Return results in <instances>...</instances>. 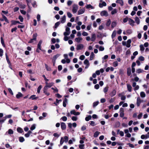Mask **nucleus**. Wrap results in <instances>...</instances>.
<instances>
[{
  "label": "nucleus",
  "instance_id": "f257e3e1",
  "mask_svg": "<svg viewBox=\"0 0 149 149\" xmlns=\"http://www.w3.org/2000/svg\"><path fill=\"white\" fill-rule=\"evenodd\" d=\"M78 6L76 4H74L73 6L72 12L73 13H76L78 9Z\"/></svg>",
  "mask_w": 149,
  "mask_h": 149
},
{
  "label": "nucleus",
  "instance_id": "f03ea898",
  "mask_svg": "<svg viewBox=\"0 0 149 149\" xmlns=\"http://www.w3.org/2000/svg\"><path fill=\"white\" fill-rule=\"evenodd\" d=\"M60 55L61 54H57L53 56L52 58V62L54 65L56 59L60 56Z\"/></svg>",
  "mask_w": 149,
  "mask_h": 149
},
{
  "label": "nucleus",
  "instance_id": "7ed1b4c3",
  "mask_svg": "<svg viewBox=\"0 0 149 149\" xmlns=\"http://www.w3.org/2000/svg\"><path fill=\"white\" fill-rule=\"evenodd\" d=\"M70 28L66 27L65 29V31L63 33L64 36H68L70 34Z\"/></svg>",
  "mask_w": 149,
  "mask_h": 149
},
{
  "label": "nucleus",
  "instance_id": "20e7f679",
  "mask_svg": "<svg viewBox=\"0 0 149 149\" xmlns=\"http://www.w3.org/2000/svg\"><path fill=\"white\" fill-rule=\"evenodd\" d=\"M84 64L86 65V66L85 67V69L88 68L90 65V63L88 61L87 59H85L84 62Z\"/></svg>",
  "mask_w": 149,
  "mask_h": 149
},
{
  "label": "nucleus",
  "instance_id": "39448f33",
  "mask_svg": "<svg viewBox=\"0 0 149 149\" xmlns=\"http://www.w3.org/2000/svg\"><path fill=\"white\" fill-rule=\"evenodd\" d=\"M142 101L143 100H141L140 97H137L136 100V105L138 107H139L140 104Z\"/></svg>",
  "mask_w": 149,
  "mask_h": 149
},
{
  "label": "nucleus",
  "instance_id": "423d86ee",
  "mask_svg": "<svg viewBox=\"0 0 149 149\" xmlns=\"http://www.w3.org/2000/svg\"><path fill=\"white\" fill-rule=\"evenodd\" d=\"M124 115V109L123 108H121L120 110V117H123Z\"/></svg>",
  "mask_w": 149,
  "mask_h": 149
},
{
  "label": "nucleus",
  "instance_id": "0eeeda50",
  "mask_svg": "<svg viewBox=\"0 0 149 149\" xmlns=\"http://www.w3.org/2000/svg\"><path fill=\"white\" fill-rule=\"evenodd\" d=\"M70 113L71 114H73L75 116L79 115L80 113L79 112H76L74 110H73L70 111Z\"/></svg>",
  "mask_w": 149,
  "mask_h": 149
},
{
  "label": "nucleus",
  "instance_id": "6e6552de",
  "mask_svg": "<svg viewBox=\"0 0 149 149\" xmlns=\"http://www.w3.org/2000/svg\"><path fill=\"white\" fill-rule=\"evenodd\" d=\"M100 15L101 16H105L107 17L108 15V13L106 10L102 11L100 13Z\"/></svg>",
  "mask_w": 149,
  "mask_h": 149
},
{
  "label": "nucleus",
  "instance_id": "1a4fd4ad",
  "mask_svg": "<svg viewBox=\"0 0 149 149\" xmlns=\"http://www.w3.org/2000/svg\"><path fill=\"white\" fill-rule=\"evenodd\" d=\"M84 47V46L83 44H79L77 45L76 49L77 50H81Z\"/></svg>",
  "mask_w": 149,
  "mask_h": 149
},
{
  "label": "nucleus",
  "instance_id": "9d476101",
  "mask_svg": "<svg viewBox=\"0 0 149 149\" xmlns=\"http://www.w3.org/2000/svg\"><path fill=\"white\" fill-rule=\"evenodd\" d=\"M75 41L77 43H79L82 41L83 38L81 37L76 38L75 39Z\"/></svg>",
  "mask_w": 149,
  "mask_h": 149
},
{
  "label": "nucleus",
  "instance_id": "9b49d317",
  "mask_svg": "<svg viewBox=\"0 0 149 149\" xmlns=\"http://www.w3.org/2000/svg\"><path fill=\"white\" fill-rule=\"evenodd\" d=\"M61 127L62 130H65L66 129V125L64 123L62 122L61 123Z\"/></svg>",
  "mask_w": 149,
  "mask_h": 149
},
{
  "label": "nucleus",
  "instance_id": "f8f14e48",
  "mask_svg": "<svg viewBox=\"0 0 149 149\" xmlns=\"http://www.w3.org/2000/svg\"><path fill=\"white\" fill-rule=\"evenodd\" d=\"M96 38V35L95 33L92 34L91 35V40L92 41H94Z\"/></svg>",
  "mask_w": 149,
  "mask_h": 149
},
{
  "label": "nucleus",
  "instance_id": "ddd939ff",
  "mask_svg": "<svg viewBox=\"0 0 149 149\" xmlns=\"http://www.w3.org/2000/svg\"><path fill=\"white\" fill-rule=\"evenodd\" d=\"M1 15L2 16V18L4 20V21H5L7 23H9V22L7 17L3 14H1Z\"/></svg>",
  "mask_w": 149,
  "mask_h": 149
},
{
  "label": "nucleus",
  "instance_id": "4468645a",
  "mask_svg": "<svg viewBox=\"0 0 149 149\" xmlns=\"http://www.w3.org/2000/svg\"><path fill=\"white\" fill-rule=\"evenodd\" d=\"M116 91L115 90H113L109 94L112 97L115 95L116 94Z\"/></svg>",
  "mask_w": 149,
  "mask_h": 149
},
{
  "label": "nucleus",
  "instance_id": "2eb2a0df",
  "mask_svg": "<svg viewBox=\"0 0 149 149\" xmlns=\"http://www.w3.org/2000/svg\"><path fill=\"white\" fill-rule=\"evenodd\" d=\"M85 11V9L84 8H82L79 10L78 11V14L79 15L83 14Z\"/></svg>",
  "mask_w": 149,
  "mask_h": 149
},
{
  "label": "nucleus",
  "instance_id": "dca6fc26",
  "mask_svg": "<svg viewBox=\"0 0 149 149\" xmlns=\"http://www.w3.org/2000/svg\"><path fill=\"white\" fill-rule=\"evenodd\" d=\"M141 138L142 139H147L149 138V135L143 134L141 135Z\"/></svg>",
  "mask_w": 149,
  "mask_h": 149
},
{
  "label": "nucleus",
  "instance_id": "f3484780",
  "mask_svg": "<svg viewBox=\"0 0 149 149\" xmlns=\"http://www.w3.org/2000/svg\"><path fill=\"white\" fill-rule=\"evenodd\" d=\"M129 24L131 26H133L134 25V21L131 19H129L128 20Z\"/></svg>",
  "mask_w": 149,
  "mask_h": 149
},
{
  "label": "nucleus",
  "instance_id": "a211bd4d",
  "mask_svg": "<svg viewBox=\"0 0 149 149\" xmlns=\"http://www.w3.org/2000/svg\"><path fill=\"white\" fill-rule=\"evenodd\" d=\"M131 42V40L130 39H129L127 40V42H126L127 43V47L129 48L130 46V44Z\"/></svg>",
  "mask_w": 149,
  "mask_h": 149
},
{
  "label": "nucleus",
  "instance_id": "6ab92c4d",
  "mask_svg": "<svg viewBox=\"0 0 149 149\" xmlns=\"http://www.w3.org/2000/svg\"><path fill=\"white\" fill-rule=\"evenodd\" d=\"M127 88L129 91L130 92L132 91V87L129 84H127Z\"/></svg>",
  "mask_w": 149,
  "mask_h": 149
},
{
  "label": "nucleus",
  "instance_id": "aec40b11",
  "mask_svg": "<svg viewBox=\"0 0 149 149\" xmlns=\"http://www.w3.org/2000/svg\"><path fill=\"white\" fill-rule=\"evenodd\" d=\"M12 23L11 25H16L17 24H22L18 21L12 20L11 21Z\"/></svg>",
  "mask_w": 149,
  "mask_h": 149
},
{
  "label": "nucleus",
  "instance_id": "412c9836",
  "mask_svg": "<svg viewBox=\"0 0 149 149\" xmlns=\"http://www.w3.org/2000/svg\"><path fill=\"white\" fill-rule=\"evenodd\" d=\"M107 4L104 1H103L102 3H100L99 4L100 7L101 8L103 7V6H106Z\"/></svg>",
  "mask_w": 149,
  "mask_h": 149
},
{
  "label": "nucleus",
  "instance_id": "4be33fe9",
  "mask_svg": "<svg viewBox=\"0 0 149 149\" xmlns=\"http://www.w3.org/2000/svg\"><path fill=\"white\" fill-rule=\"evenodd\" d=\"M116 2L120 4L121 6H123V2L122 0H117Z\"/></svg>",
  "mask_w": 149,
  "mask_h": 149
},
{
  "label": "nucleus",
  "instance_id": "5701e85b",
  "mask_svg": "<svg viewBox=\"0 0 149 149\" xmlns=\"http://www.w3.org/2000/svg\"><path fill=\"white\" fill-rule=\"evenodd\" d=\"M66 16L64 15L61 19V22L62 23H64L65 22Z\"/></svg>",
  "mask_w": 149,
  "mask_h": 149
},
{
  "label": "nucleus",
  "instance_id": "b1692460",
  "mask_svg": "<svg viewBox=\"0 0 149 149\" xmlns=\"http://www.w3.org/2000/svg\"><path fill=\"white\" fill-rule=\"evenodd\" d=\"M68 102V100L67 98H65L63 102V107H65L66 105V103Z\"/></svg>",
  "mask_w": 149,
  "mask_h": 149
},
{
  "label": "nucleus",
  "instance_id": "393cba45",
  "mask_svg": "<svg viewBox=\"0 0 149 149\" xmlns=\"http://www.w3.org/2000/svg\"><path fill=\"white\" fill-rule=\"evenodd\" d=\"M144 71L143 70L139 68L136 70V72L137 73L139 74L140 73L143 72Z\"/></svg>",
  "mask_w": 149,
  "mask_h": 149
},
{
  "label": "nucleus",
  "instance_id": "a878e982",
  "mask_svg": "<svg viewBox=\"0 0 149 149\" xmlns=\"http://www.w3.org/2000/svg\"><path fill=\"white\" fill-rule=\"evenodd\" d=\"M42 42V40H40L39 41L38 43V44L37 47L39 49L41 50V45Z\"/></svg>",
  "mask_w": 149,
  "mask_h": 149
},
{
  "label": "nucleus",
  "instance_id": "bb28decb",
  "mask_svg": "<svg viewBox=\"0 0 149 149\" xmlns=\"http://www.w3.org/2000/svg\"><path fill=\"white\" fill-rule=\"evenodd\" d=\"M13 131L11 129H9L8 131L6 132V134H7V133L10 134H13Z\"/></svg>",
  "mask_w": 149,
  "mask_h": 149
},
{
  "label": "nucleus",
  "instance_id": "cd10ccee",
  "mask_svg": "<svg viewBox=\"0 0 149 149\" xmlns=\"http://www.w3.org/2000/svg\"><path fill=\"white\" fill-rule=\"evenodd\" d=\"M127 74L128 76H130L131 74V69L130 68H127Z\"/></svg>",
  "mask_w": 149,
  "mask_h": 149
},
{
  "label": "nucleus",
  "instance_id": "c85d7f7f",
  "mask_svg": "<svg viewBox=\"0 0 149 149\" xmlns=\"http://www.w3.org/2000/svg\"><path fill=\"white\" fill-rule=\"evenodd\" d=\"M135 21L136 23L137 24H139L140 23V20L138 17H136L135 18Z\"/></svg>",
  "mask_w": 149,
  "mask_h": 149
},
{
  "label": "nucleus",
  "instance_id": "c756f323",
  "mask_svg": "<svg viewBox=\"0 0 149 149\" xmlns=\"http://www.w3.org/2000/svg\"><path fill=\"white\" fill-rule=\"evenodd\" d=\"M38 98V97H36L35 95H32L29 98V99H31L32 100H36Z\"/></svg>",
  "mask_w": 149,
  "mask_h": 149
},
{
  "label": "nucleus",
  "instance_id": "7c9ffc66",
  "mask_svg": "<svg viewBox=\"0 0 149 149\" xmlns=\"http://www.w3.org/2000/svg\"><path fill=\"white\" fill-rule=\"evenodd\" d=\"M19 6L20 8L22 9L25 8L26 6L25 5L22 3L19 4Z\"/></svg>",
  "mask_w": 149,
  "mask_h": 149
},
{
  "label": "nucleus",
  "instance_id": "2f4dec72",
  "mask_svg": "<svg viewBox=\"0 0 149 149\" xmlns=\"http://www.w3.org/2000/svg\"><path fill=\"white\" fill-rule=\"evenodd\" d=\"M17 130V132L19 133H22L23 132V129L20 127H18Z\"/></svg>",
  "mask_w": 149,
  "mask_h": 149
},
{
  "label": "nucleus",
  "instance_id": "473e14b6",
  "mask_svg": "<svg viewBox=\"0 0 149 149\" xmlns=\"http://www.w3.org/2000/svg\"><path fill=\"white\" fill-rule=\"evenodd\" d=\"M117 24V22L115 21L112 22L111 25V28H114L116 26Z\"/></svg>",
  "mask_w": 149,
  "mask_h": 149
},
{
  "label": "nucleus",
  "instance_id": "72a5a7b5",
  "mask_svg": "<svg viewBox=\"0 0 149 149\" xmlns=\"http://www.w3.org/2000/svg\"><path fill=\"white\" fill-rule=\"evenodd\" d=\"M86 7L87 9L91 8V9H93L94 8V7L91 4L87 5Z\"/></svg>",
  "mask_w": 149,
  "mask_h": 149
},
{
  "label": "nucleus",
  "instance_id": "f704fd0d",
  "mask_svg": "<svg viewBox=\"0 0 149 149\" xmlns=\"http://www.w3.org/2000/svg\"><path fill=\"white\" fill-rule=\"evenodd\" d=\"M100 132L98 131H96L93 134V136L95 138L97 137L99 134H100Z\"/></svg>",
  "mask_w": 149,
  "mask_h": 149
},
{
  "label": "nucleus",
  "instance_id": "c9c22d12",
  "mask_svg": "<svg viewBox=\"0 0 149 149\" xmlns=\"http://www.w3.org/2000/svg\"><path fill=\"white\" fill-rule=\"evenodd\" d=\"M19 141L20 142H22V143L25 140V139H24V138L22 136L19 137Z\"/></svg>",
  "mask_w": 149,
  "mask_h": 149
},
{
  "label": "nucleus",
  "instance_id": "e433bc0d",
  "mask_svg": "<svg viewBox=\"0 0 149 149\" xmlns=\"http://www.w3.org/2000/svg\"><path fill=\"white\" fill-rule=\"evenodd\" d=\"M45 68L47 71H50L51 70V68L47 64H45Z\"/></svg>",
  "mask_w": 149,
  "mask_h": 149
},
{
  "label": "nucleus",
  "instance_id": "4c0bfd02",
  "mask_svg": "<svg viewBox=\"0 0 149 149\" xmlns=\"http://www.w3.org/2000/svg\"><path fill=\"white\" fill-rule=\"evenodd\" d=\"M111 23V20L109 19L107 20V23H106V25L107 26H109L110 25Z\"/></svg>",
  "mask_w": 149,
  "mask_h": 149
},
{
  "label": "nucleus",
  "instance_id": "58836bf2",
  "mask_svg": "<svg viewBox=\"0 0 149 149\" xmlns=\"http://www.w3.org/2000/svg\"><path fill=\"white\" fill-rule=\"evenodd\" d=\"M6 60H7V61L8 62V64H9V65H10V62L9 61V58H8V56L7 55V53H6Z\"/></svg>",
  "mask_w": 149,
  "mask_h": 149
},
{
  "label": "nucleus",
  "instance_id": "ea45409f",
  "mask_svg": "<svg viewBox=\"0 0 149 149\" xmlns=\"http://www.w3.org/2000/svg\"><path fill=\"white\" fill-rule=\"evenodd\" d=\"M116 31L115 30L113 31L111 35V38L112 39H113L115 37L116 35Z\"/></svg>",
  "mask_w": 149,
  "mask_h": 149
},
{
  "label": "nucleus",
  "instance_id": "a19ab883",
  "mask_svg": "<svg viewBox=\"0 0 149 149\" xmlns=\"http://www.w3.org/2000/svg\"><path fill=\"white\" fill-rule=\"evenodd\" d=\"M22 94L21 93L19 92L18 94L16 95V97L17 98H19L20 97H22Z\"/></svg>",
  "mask_w": 149,
  "mask_h": 149
},
{
  "label": "nucleus",
  "instance_id": "79ce46f5",
  "mask_svg": "<svg viewBox=\"0 0 149 149\" xmlns=\"http://www.w3.org/2000/svg\"><path fill=\"white\" fill-rule=\"evenodd\" d=\"M140 96L141 97L143 98L145 97L146 94L143 92H141L140 93Z\"/></svg>",
  "mask_w": 149,
  "mask_h": 149
},
{
  "label": "nucleus",
  "instance_id": "37998d69",
  "mask_svg": "<svg viewBox=\"0 0 149 149\" xmlns=\"http://www.w3.org/2000/svg\"><path fill=\"white\" fill-rule=\"evenodd\" d=\"M51 89L53 90V92L54 93L58 92V89L56 87L55 88L52 87Z\"/></svg>",
  "mask_w": 149,
  "mask_h": 149
},
{
  "label": "nucleus",
  "instance_id": "c03bdc74",
  "mask_svg": "<svg viewBox=\"0 0 149 149\" xmlns=\"http://www.w3.org/2000/svg\"><path fill=\"white\" fill-rule=\"evenodd\" d=\"M94 57V54L93 52H92L90 56V60H92Z\"/></svg>",
  "mask_w": 149,
  "mask_h": 149
},
{
  "label": "nucleus",
  "instance_id": "a18cd8bd",
  "mask_svg": "<svg viewBox=\"0 0 149 149\" xmlns=\"http://www.w3.org/2000/svg\"><path fill=\"white\" fill-rule=\"evenodd\" d=\"M117 12V10L116 9H114L111 12V14L112 15L116 13Z\"/></svg>",
  "mask_w": 149,
  "mask_h": 149
},
{
  "label": "nucleus",
  "instance_id": "49530a36",
  "mask_svg": "<svg viewBox=\"0 0 149 149\" xmlns=\"http://www.w3.org/2000/svg\"><path fill=\"white\" fill-rule=\"evenodd\" d=\"M91 115H89L88 116L86 117L85 118V120L86 121H88L89 120H91Z\"/></svg>",
  "mask_w": 149,
  "mask_h": 149
},
{
  "label": "nucleus",
  "instance_id": "de8ad7c7",
  "mask_svg": "<svg viewBox=\"0 0 149 149\" xmlns=\"http://www.w3.org/2000/svg\"><path fill=\"white\" fill-rule=\"evenodd\" d=\"M140 50L141 51H143L145 49V48L144 46L142 45H140Z\"/></svg>",
  "mask_w": 149,
  "mask_h": 149
},
{
  "label": "nucleus",
  "instance_id": "09e8293b",
  "mask_svg": "<svg viewBox=\"0 0 149 149\" xmlns=\"http://www.w3.org/2000/svg\"><path fill=\"white\" fill-rule=\"evenodd\" d=\"M54 84V83L53 82H51L49 83L47 85H46L47 86L48 88H50Z\"/></svg>",
  "mask_w": 149,
  "mask_h": 149
},
{
  "label": "nucleus",
  "instance_id": "8fccbe9b",
  "mask_svg": "<svg viewBox=\"0 0 149 149\" xmlns=\"http://www.w3.org/2000/svg\"><path fill=\"white\" fill-rule=\"evenodd\" d=\"M42 86L41 85H40L38 88L37 89V93H39L40 92V91L42 88Z\"/></svg>",
  "mask_w": 149,
  "mask_h": 149
},
{
  "label": "nucleus",
  "instance_id": "3c124183",
  "mask_svg": "<svg viewBox=\"0 0 149 149\" xmlns=\"http://www.w3.org/2000/svg\"><path fill=\"white\" fill-rule=\"evenodd\" d=\"M36 125L35 124H33L32 125V126H31V128H30V130H31L32 131V130H34V129H35L36 128Z\"/></svg>",
  "mask_w": 149,
  "mask_h": 149
},
{
  "label": "nucleus",
  "instance_id": "603ef678",
  "mask_svg": "<svg viewBox=\"0 0 149 149\" xmlns=\"http://www.w3.org/2000/svg\"><path fill=\"white\" fill-rule=\"evenodd\" d=\"M99 103L98 101H96L93 102V107H95Z\"/></svg>",
  "mask_w": 149,
  "mask_h": 149
},
{
  "label": "nucleus",
  "instance_id": "864d4df0",
  "mask_svg": "<svg viewBox=\"0 0 149 149\" xmlns=\"http://www.w3.org/2000/svg\"><path fill=\"white\" fill-rule=\"evenodd\" d=\"M113 66L116 67L118 65V63L117 61H115L113 63Z\"/></svg>",
  "mask_w": 149,
  "mask_h": 149
},
{
  "label": "nucleus",
  "instance_id": "5fc2aeb1",
  "mask_svg": "<svg viewBox=\"0 0 149 149\" xmlns=\"http://www.w3.org/2000/svg\"><path fill=\"white\" fill-rule=\"evenodd\" d=\"M61 119L64 121H66L67 120V118L66 117L64 116L62 117L61 118Z\"/></svg>",
  "mask_w": 149,
  "mask_h": 149
},
{
  "label": "nucleus",
  "instance_id": "6e6d98bb",
  "mask_svg": "<svg viewBox=\"0 0 149 149\" xmlns=\"http://www.w3.org/2000/svg\"><path fill=\"white\" fill-rule=\"evenodd\" d=\"M60 24V22H56L55 24V26H54V28H56Z\"/></svg>",
  "mask_w": 149,
  "mask_h": 149
},
{
  "label": "nucleus",
  "instance_id": "4d7b16f0",
  "mask_svg": "<svg viewBox=\"0 0 149 149\" xmlns=\"http://www.w3.org/2000/svg\"><path fill=\"white\" fill-rule=\"evenodd\" d=\"M84 144H80L79 145V148H80V149H84Z\"/></svg>",
  "mask_w": 149,
  "mask_h": 149
},
{
  "label": "nucleus",
  "instance_id": "13d9d810",
  "mask_svg": "<svg viewBox=\"0 0 149 149\" xmlns=\"http://www.w3.org/2000/svg\"><path fill=\"white\" fill-rule=\"evenodd\" d=\"M1 44H2L3 46L5 47V44H4L3 40L2 37H1Z\"/></svg>",
  "mask_w": 149,
  "mask_h": 149
},
{
  "label": "nucleus",
  "instance_id": "bf43d9fd",
  "mask_svg": "<svg viewBox=\"0 0 149 149\" xmlns=\"http://www.w3.org/2000/svg\"><path fill=\"white\" fill-rule=\"evenodd\" d=\"M67 15L68 17L69 18H71L72 16V14L70 12H67Z\"/></svg>",
  "mask_w": 149,
  "mask_h": 149
},
{
  "label": "nucleus",
  "instance_id": "052dcab7",
  "mask_svg": "<svg viewBox=\"0 0 149 149\" xmlns=\"http://www.w3.org/2000/svg\"><path fill=\"white\" fill-rule=\"evenodd\" d=\"M90 124L92 126H94L96 125V124L95 123V122L93 121H91L90 122Z\"/></svg>",
  "mask_w": 149,
  "mask_h": 149
},
{
  "label": "nucleus",
  "instance_id": "680f3d73",
  "mask_svg": "<svg viewBox=\"0 0 149 149\" xmlns=\"http://www.w3.org/2000/svg\"><path fill=\"white\" fill-rule=\"evenodd\" d=\"M77 117L76 116H74L72 117V120L74 121H76L77 120Z\"/></svg>",
  "mask_w": 149,
  "mask_h": 149
},
{
  "label": "nucleus",
  "instance_id": "e2e57ef3",
  "mask_svg": "<svg viewBox=\"0 0 149 149\" xmlns=\"http://www.w3.org/2000/svg\"><path fill=\"white\" fill-rule=\"evenodd\" d=\"M85 56L84 55H81L79 57V59L81 60H83L84 59Z\"/></svg>",
  "mask_w": 149,
  "mask_h": 149
},
{
  "label": "nucleus",
  "instance_id": "0e129e2a",
  "mask_svg": "<svg viewBox=\"0 0 149 149\" xmlns=\"http://www.w3.org/2000/svg\"><path fill=\"white\" fill-rule=\"evenodd\" d=\"M104 48L102 46H100L99 47V50L100 51H103L104 50Z\"/></svg>",
  "mask_w": 149,
  "mask_h": 149
},
{
  "label": "nucleus",
  "instance_id": "69168bd1",
  "mask_svg": "<svg viewBox=\"0 0 149 149\" xmlns=\"http://www.w3.org/2000/svg\"><path fill=\"white\" fill-rule=\"evenodd\" d=\"M37 36V34L36 33L34 34L33 35V38L36 41V37Z\"/></svg>",
  "mask_w": 149,
  "mask_h": 149
},
{
  "label": "nucleus",
  "instance_id": "338daca9",
  "mask_svg": "<svg viewBox=\"0 0 149 149\" xmlns=\"http://www.w3.org/2000/svg\"><path fill=\"white\" fill-rule=\"evenodd\" d=\"M132 32V30L131 29H128L126 31V33L127 34H131Z\"/></svg>",
  "mask_w": 149,
  "mask_h": 149
},
{
  "label": "nucleus",
  "instance_id": "774afa93",
  "mask_svg": "<svg viewBox=\"0 0 149 149\" xmlns=\"http://www.w3.org/2000/svg\"><path fill=\"white\" fill-rule=\"evenodd\" d=\"M18 18H19V19L20 20V22H23V18L22 17V16L19 15V17Z\"/></svg>",
  "mask_w": 149,
  "mask_h": 149
}]
</instances>
